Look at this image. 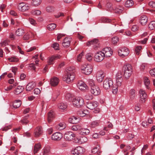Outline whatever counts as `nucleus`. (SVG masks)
I'll return each instance as SVG.
<instances>
[{
	"label": "nucleus",
	"instance_id": "35",
	"mask_svg": "<svg viewBox=\"0 0 155 155\" xmlns=\"http://www.w3.org/2000/svg\"><path fill=\"white\" fill-rule=\"evenodd\" d=\"M24 33V31L21 28L18 29L16 31V34L18 36L22 35Z\"/></svg>",
	"mask_w": 155,
	"mask_h": 155
},
{
	"label": "nucleus",
	"instance_id": "7",
	"mask_svg": "<svg viewBox=\"0 0 155 155\" xmlns=\"http://www.w3.org/2000/svg\"><path fill=\"white\" fill-rule=\"evenodd\" d=\"M94 57L95 61L100 62L104 59V56L102 51H100L96 53Z\"/></svg>",
	"mask_w": 155,
	"mask_h": 155
},
{
	"label": "nucleus",
	"instance_id": "17",
	"mask_svg": "<svg viewBox=\"0 0 155 155\" xmlns=\"http://www.w3.org/2000/svg\"><path fill=\"white\" fill-rule=\"evenodd\" d=\"M104 73L102 71H98L96 73V78L98 81L99 82H102L104 77Z\"/></svg>",
	"mask_w": 155,
	"mask_h": 155
},
{
	"label": "nucleus",
	"instance_id": "16",
	"mask_svg": "<svg viewBox=\"0 0 155 155\" xmlns=\"http://www.w3.org/2000/svg\"><path fill=\"white\" fill-rule=\"evenodd\" d=\"M97 106V104L96 102L88 101L87 102V107L89 109L93 110L96 108Z\"/></svg>",
	"mask_w": 155,
	"mask_h": 155
},
{
	"label": "nucleus",
	"instance_id": "43",
	"mask_svg": "<svg viewBox=\"0 0 155 155\" xmlns=\"http://www.w3.org/2000/svg\"><path fill=\"white\" fill-rule=\"evenodd\" d=\"M148 28L151 30L154 29L155 28V21H151L148 25Z\"/></svg>",
	"mask_w": 155,
	"mask_h": 155
},
{
	"label": "nucleus",
	"instance_id": "55",
	"mask_svg": "<svg viewBox=\"0 0 155 155\" xmlns=\"http://www.w3.org/2000/svg\"><path fill=\"white\" fill-rule=\"evenodd\" d=\"M112 6V4L110 2L107 3L106 5V7L109 9L110 10H114V8Z\"/></svg>",
	"mask_w": 155,
	"mask_h": 155
},
{
	"label": "nucleus",
	"instance_id": "1",
	"mask_svg": "<svg viewBox=\"0 0 155 155\" xmlns=\"http://www.w3.org/2000/svg\"><path fill=\"white\" fill-rule=\"evenodd\" d=\"M74 69L73 66L68 67L67 69V73L63 78V80L68 83H71L75 78Z\"/></svg>",
	"mask_w": 155,
	"mask_h": 155
},
{
	"label": "nucleus",
	"instance_id": "53",
	"mask_svg": "<svg viewBox=\"0 0 155 155\" xmlns=\"http://www.w3.org/2000/svg\"><path fill=\"white\" fill-rule=\"evenodd\" d=\"M118 41L119 38L117 37H114L112 38V42L114 45H115Z\"/></svg>",
	"mask_w": 155,
	"mask_h": 155
},
{
	"label": "nucleus",
	"instance_id": "46",
	"mask_svg": "<svg viewBox=\"0 0 155 155\" xmlns=\"http://www.w3.org/2000/svg\"><path fill=\"white\" fill-rule=\"evenodd\" d=\"M41 12L39 10H33L31 11V14L34 15L38 16L41 14Z\"/></svg>",
	"mask_w": 155,
	"mask_h": 155
},
{
	"label": "nucleus",
	"instance_id": "37",
	"mask_svg": "<svg viewBox=\"0 0 155 155\" xmlns=\"http://www.w3.org/2000/svg\"><path fill=\"white\" fill-rule=\"evenodd\" d=\"M29 115L25 116L20 121L21 123L23 125H26L29 122L28 120L27 119Z\"/></svg>",
	"mask_w": 155,
	"mask_h": 155
},
{
	"label": "nucleus",
	"instance_id": "14",
	"mask_svg": "<svg viewBox=\"0 0 155 155\" xmlns=\"http://www.w3.org/2000/svg\"><path fill=\"white\" fill-rule=\"evenodd\" d=\"M99 40L97 39H94L91 41H88L87 43V46H89L91 45H94V48H96L98 47Z\"/></svg>",
	"mask_w": 155,
	"mask_h": 155
},
{
	"label": "nucleus",
	"instance_id": "52",
	"mask_svg": "<svg viewBox=\"0 0 155 155\" xmlns=\"http://www.w3.org/2000/svg\"><path fill=\"white\" fill-rule=\"evenodd\" d=\"M123 8L121 7H117L115 9L114 8V10L115 11V12L117 13H121L123 11Z\"/></svg>",
	"mask_w": 155,
	"mask_h": 155
},
{
	"label": "nucleus",
	"instance_id": "8",
	"mask_svg": "<svg viewBox=\"0 0 155 155\" xmlns=\"http://www.w3.org/2000/svg\"><path fill=\"white\" fill-rule=\"evenodd\" d=\"M129 53L128 49L126 47H124L118 51V54L120 57L124 58L127 56Z\"/></svg>",
	"mask_w": 155,
	"mask_h": 155
},
{
	"label": "nucleus",
	"instance_id": "49",
	"mask_svg": "<svg viewBox=\"0 0 155 155\" xmlns=\"http://www.w3.org/2000/svg\"><path fill=\"white\" fill-rule=\"evenodd\" d=\"M119 87L120 86H118L117 85V86H114L113 85H112V87H111V88L112 90V92L114 94H115L117 93L118 91V89Z\"/></svg>",
	"mask_w": 155,
	"mask_h": 155
},
{
	"label": "nucleus",
	"instance_id": "27",
	"mask_svg": "<svg viewBox=\"0 0 155 155\" xmlns=\"http://www.w3.org/2000/svg\"><path fill=\"white\" fill-rule=\"evenodd\" d=\"M59 82V79L56 77H54L51 80L50 84L52 86H57Z\"/></svg>",
	"mask_w": 155,
	"mask_h": 155
},
{
	"label": "nucleus",
	"instance_id": "6",
	"mask_svg": "<svg viewBox=\"0 0 155 155\" xmlns=\"http://www.w3.org/2000/svg\"><path fill=\"white\" fill-rule=\"evenodd\" d=\"M18 9L21 12H24L28 10L30 8V5L23 2L19 3L18 5Z\"/></svg>",
	"mask_w": 155,
	"mask_h": 155
},
{
	"label": "nucleus",
	"instance_id": "39",
	"mask_svg": "<svg viewBox=\"0 0 155 155\" xmlns=\"http://www.w3.org/2000/svg\"><path fill=\"white\" fill-rule=\"evenodd\" d=\"M135 90L134 89H131L130 91V98L131 100L134 99L135 96Z\"/></svg>",
	"mask_w": 155,
	"mask_h": 155
},
{
	"label": "nucleus",
	"instance_id": "25",
	"mask_svg": "<svg viewBox=\"0 0 155 155\" xmlns=\"http://www.w3.org/2000/svg\"><path fill=\"white\" fill-rule=\"evenodd\" d=\"M70 41L67 37H65L63 40L62 45L65 48L69 47L70 45Z\"/></svg>",
	"mask_w": 155,
	"mask_h": 155
},
{
	"label": "nucleus",
	"instance_id": "61",
	"mask_svg": "<svg viewBox=\"0 0 155 155\" xmlns=\"http://www.w3.org/2000/svg\"><path fill=\"white\" fill-rule=\"evenodd\" d=\"M150 73L152 77H155V68L150 70Z\"/></svg>",
	"mask_w": 155,
	"mask_h": 155
},
{
	"label": "nucleus",
	"instance_id": "60",
	"mask_svg": "<svg viewBox=\"0 0 155 155\" xmlns=\"http://www.w3.org/2000/svg\"><path fill=\"white\" fill-rule=\"evenodd\" d=\"M88 83L89 85L91 86V87H93L94 86H95L94 84V81L92 79H89L88 80Z\"/></svg>",
	"mask_w": 155,
	"mask_h": 155
},
{
	"label": "nucleus",
	"instance_id": "10",
	"mask_svg": "<svg viewBox=\"0 0 155 155\" xmlns=\"http://www.w3.org/2000/svg\"><path fill=\"white\" fill-rule=\"evenodd\" d=\"M102 52L105 57H110L112 55L113 51L111 48L109 47H106L102 50Z\"/></svg>",
	"mask_w": 155,
	"mask_h": 155
},
{
	"label": "nucleus",
	"instance_id": "50",
	"mask_svg": "<svg viewBox=\"0 0 155 155\" xmlns=\"http://www.w3.org/2000/svg\"><path fill=\"white\" fill-rule=\"evenodd\" d=\"M142 48V46H140L136 47L135 49V52L136 54L137 55H139L140 54V51Z\"/></svg>",
	"mask_w": 155,
	"mask_h": 155
},
{
	"label": "nucleus",
	"instance_id": "21",
	"mask_svg": "<svg viewBox=\"0 0 155 155\" xmlns=\"http://www.w3.org/2000/svg\"><path fill=\"white\" fill-rule=\"evenodd\" d=\"M42 133V128L41 127H38L35 130L34 136L36 137H38Z\"/></svg>",
	"mask_w": 155,
	"mask_h": 155
},
{
	"label": "nucleus",
	"instance_id": "62",
	"mask_svg": "<svg viewBox=\"0 0 155 155\" xmlns=\"http://www.w3.org/2000/svg\"><path fill=\"white\" fill-rule=\"evenodd\" d=\"M84 52L82 51L81 53L78 56L77 58L78 61H80L81 60V58H82V56L84 55Z\"/></svg>",
	"mask_w": 155,
	"mask_h": 155
},
{
	"label": "nucleus",
	"instance_id": "33",
	"mask_svg": "<svg viewBox=\"0 0 155 155\" xmlns=\"http://www.w3.org/2000/svg\"><path fill=\"white\" fill-rule=\"evenodd\" d=\"M41 149V145L40 143H38L36 144L34 148V154L38 152L39 150Z\"/></svg>",
	"mask_w": 155,
	"mask_h": 155
},
{
	"label": "nucleus",
	"instance_id": "31",
	"mask_svg": "<svg viewBox=\"0 0 155 155\" xmlns=\"http://www.w3.org/2000/svg\"><path fill=\"white\" fill-rule=\"evenodd\" d=\"M54 116V113L53 112H50L48 114V120L49 123H50L53 119Z\"/></svg>",
	"mask_w": 155,
	"mask_h": 155
},
{
	"label": "nucleus",
	"instance_id": "56",
	"mask_svg": "<svg viewBox=\"0 0 155 155\" xmlns=\"http://www.w3.org/2000/svg\"><path fill=\"white\" fill-rule=\"evenodd\" d=\"M19 61V59L15 56L10 57V62H16Z\"/></svg>",
	"mask_w": 155,
	"mask_h": 155
},
{
	"label": "nucleus",
	"instance_id": "44",
	"mask_svg": "<svg viewBox=\"0 0 155 155\" xmlns=\"http://www.w3.org/2000/svg\"><path fill=\"white\" fill-rule=\"evenodd\" d=\"M59 108L62 110H64L67 107V105L66 104L63 103H61L58 105Z\"/></svg>",
	"mask_w": 155,
	"mask_h": 155
},
{
	"label": "nucleus",
	"instance_id": "29",
	"mask_svg": "<svg viewBox=\"0 0 155 155\" xmlns=\"http://www.w3.org/2000/svg\"><path fill=\"white\" fill-rule=\"evenodd\" d=\"M21 102L20 100H16L13 103V107L15 108H17L20 106Z\"/></svg>",
	"mask_w": 155,
	"mask_h": 155
},
{
	"label": "nucleus",
	"instance_id": "48",
	"mask_svg": "<svg viewBox=\"0 0 155 155\" xmlns=\"http://www.w3.org/2000/svg\"><path fill=\"white\" fill-rule=\"evenodd\" d=\"M93 54L91 53H87L86 55V58L87 60L90 61L93 58Z\"/></svg>",
	"mask_w": 155,
	"mask_h": 155
},
{
	"label": "nucleus",
	"instance_id": "12",
	"mask_svg": "<svg viewBox=\"0 0 155 155\" xmlns=\"http://www.w3.org/2000/svg\"><path fill=\"white\" fill-rule=\"evenodd\" d=\"M90 91L91 93L95 96L98 95L101 93V90L97 86L91 87Z\"/></svg>",
	"mask_w": 155,
	"mask_h": 155
},
{
	"label": "nucleus",
	"instance_id": "63",
	"mask_svg": "<svg viewBox=\"0 0 155 155\" xmlns=\"http://www.w3.org/2000/svg\"><path fill=\"white\" fill-rule=\"evenodd\" d=\"M134 137V135L131 134H129L127 136L128 140H130L132 139Z\"/></svg>",
	"mask_w": 155,
	"mask_h": 155
},
{
	"label": "nucleus",
	"instance_id": "24",
	"mask_svg": "<svg viewBox=\"0 0 155 155\" xmlns=\"http://www.w3.org/2000/svg\"><path fill=\"white\" fill-rule=\"evenodd\" d=\"M24 89V88L20 86H18L13 91L14 94L17 95L22 92Z\"/></svg>",
	"mask_w": 155,
	"mask_h": 155
},
{
	"label": "nucleus",
	"instance_id": "34",
	"mask_svg": "<svg viewBox=\"0 0 155 155\" xmlns=\"http://www.w3.org/2000/svg\"><path fill=\"white\" fill-rule=\"evenodd\" d=\"M73 95L71 94L68 93L66 94L65 97L66 99L69 101H73L74 98L73 97Z\"/></svg>",
	"mask_w": 155,
	"mask_h": 155
},
{
	"label": "nucleus",
	"instance_id": "45",
	"mask_svg": "<svg viewBox=\"0 0 155 155\" xmlns=\"http://www.w3.org/2000/svg\"><path fill=\"white\" fill-rule=\"evenodd\" d=\"M144 82L145 85L147 88L148 89L149 85L150 84V81L149 80L147 77H145L144 78Z\"/></svg>",
	"mask_w": 155,
	"mask_h": 155
},
{
	"label": "nucleus",
	"instance_id": "57",
	"mask_svg": "<svg viewBox=\"0 0 155 155\" xmlns=\"http://www.w3.org/2000/svg\"><path fill=\"white\" fill-rule=\"evenodd\" d=\"M46 10L48 12H52L54 11V8L50 6H48L46 8Z\"/></svg>",
	"mask_w": 155,
	"mask_h": 155
},
{
	"label": "nucleus",
	"instance_id": "36",
	"mask_svg": "<svg viewBox=\"0 0 155 155\" xmlns=\"http://www.w3.org/2000/svg\"><path fill=\"white\" fill-rule=\"evenodd\" d=\"M50 147L47 146H46L44 149L43 155H47L49 154L50 152Z\"/></svg>",
	"mask_w": 155,
	"mask_h": 155
},
{
	"label": "nucleus",
	"instance_id": "11",
	"mask_svg": "<svg viewBox=\"0 0 155 155\" xmlns=\"http://www.w3.org/2000/svg\"><path fill=\"white\" fill-rule=\"evenodd\" d=\"M123 75L120 71L117 72L116 75V83L118 86H120L123 81Z\"/></svg>",
	"mask_w": 155,
	"mask_h": 155
},
{
	"label": "nucleus",
	"instance_id": "3",
	"mask_svg": "<svg viewBox=\"0 0 155 155\" xmlns=\"http://www.w3.org/2000/svg\"><path fill=\"white\" fill-rule=\"evenodd\" d=\"M81 68L83 73L86 75L90 74L92 71V66L90 64H84L81 65Z\"/></svg>",
	"mask_w": 155,
	"mask_h": 155
},
{
	"label": "nucleus",
	"instance_id": "30",
	"mask_svg": "<svg viewBox=\"0 0 155 155\" xmlns=\"http://www.w3.org/2000/svg\"><path fill=\"white\" fill-rule=\"evenodd\" d=\"M18 85V83L15 82L13 79H10V90L15 88Z\"/></svg>",
	"mask_w": 155,
	"mask_h": 155
},
{
	"label": "nucleus",
	"instance_id": "41",
	"mask_svg": "<svg viewBox=\"0 0 155 155\" xmlns=\"http://www.w3.org/2000/svg\"><path fill=\"white\" fill-rule=\"evenodd\" d=\"M100 22L104 23H109L111 22V20L106 18H102L100 19Z\"/></svg>",
	"mask_w": 155,
	"mask_h": 155
},
{
	"label": "nucleus",
	"instance_id": "18",
	"mask_svg": "<svg viewBox=\"0 0 155 155\" xmlns=\"http://www.w3.org/2000/svg\"><path fill=\"white\" fill-rule=\"evenodd\" d=\"M78 87L81 90H85L87 89V85L82 81H80L77 84Z\"/></svg>",
	"mask_w": 155,
	"mask_h": 155
},
{
	"label": "nucleus",
	"instance_id": "9",
	"mask_svg": "<svg viewBox=\"0 0 155 155\" xmlns=\"http://www.w3.org/2000/svg\"><path fill=\"white\" fill-rule=\"evenodd\" d=\"M84 148L81 147H78L71 151V153L74 155H81L84 152Z\"/></svg>",
	"mask_w": 155,
	"mask_h": 155
},
{
	"label": "nucleus",
	"instance_id": "58",
	"mask_svg": "<svg viewBox=\"0 0 155 155\" xmlns=\"http://www.w3.org/2000/svg\"><path fill=\"white\" fill-rule=\"evenodd\" d=\"M11 24L12 25H15L16 26L18 24L17 21L16 19H14L12 18H11Z\"/></svg>",
	"mask_w": 155,
	"mask_h": 155
},
{
	"label": "nucleus",
	"instance_id": "2",
	"mask_svg": "<svg viewBox=\"0 0 155 155\" xmlns=\"http://www.w3.org/2000/svg\"><path fill=\"white\" fill-rule=\"evenodd\" d=\"M123 71L124 72V76L126 78H128L132 74V66L129 64L124 65L123 68Z\"/></svg>",
	"mask_w": 155,
	"mask_h": 155
},
{
	"label": "nucleus",
	"instance_id": "64",
	"mask_svg": "<svg viewBox=\"0 0 155 155\" xmlns=\"http://www.w3.org/2000/svg\"><path fill=\"white\" fill-rule=\"evenodd\" d=\"M138 28V27L136 25H134L131 28L132 31L135 32L137 31Z\"/></svg>",
	"mask_w": 155,
	"mask_h": 155
},
{
	"label": "nucleus",
	"instance_id": "22",
	"mask_svg": "<svg viewBox=\"0 0 155 155\" xmlns=\"http://www.w3.org/2000/svg\"><path fill=\"white\" fill-rule=\"evenodd\" d=\"M80 118L73 116L72 117L69 118V121L73 124H76L79 122Z\"/></svg>",
	"mask_w": 155,
	"mask_h": 155
},
{
	"label": "nucleus",
	"instance_id": "38",
	"mask_svg": "<svg viewBox=\"0 0 155 155\" xmlns=\"http://www.w3.org/2000/svg\"><path fill=\"white\" fill-rule=\"evenodd\" d=\"M134 5V2L132 0H127L125 2V5L126 7H129L132 6Z\"/></svg>",
	"mask_w": 155,
	"mask_h": 155
},
{
	"label": "nucleus",
	"instance_id": "5",
	"mask_svg": "<svg viewBox=\"0 0 155 155\" xmlns=\"http://www.w3.org/2000/svg\"><path fill=\"white\" fill-rule=\"evenodd\" d=\"M72 102L73 104L77 107H80L84 104V100L81 97L74 98Z\"/></svg>",
	"mask_w": 155,
	"mask_h": 155
},
{
	"label": "nucleus",
	"instance_id": "4",
	"mask_svg": "<svg viewBox=\"0 0 155 155\" xmlns=\"http://www.w3.org/2000/svg\"><path fill=\"white\" fill-rule=\"evenodd\" d=\"M113 84V82L111 78H107L103 82V87L106 90L111 89Z\"/></svg>",
	"mask_w": 155,
	"mask_h": 155
},
{
	"label": "nucleus",
	"instance_id": "54",
	"mask_svg": "<svg viewBox=\"0 0 155 155\" xmlns=\"http://www.w3.org/2000/svg\"><path fill=\"white\" fill-rule=\"evenodd\" d=\"M9 41L5 40L3 42L0 44V45L2 47H4L6 45H8L9 44Z\"/></svg>",
	"mask_w": 155,
	"mask_h": 155
},
{
	"label": "nucleus",
	"instance_id": "20",
	"mask_svg": "<svg viewBox=\"0 0 155 155\" xmlns=\"http://www.w3.org/2000/svg\"><path fill=\"white\" fill-rule=\"evenodd\" d=\"M140 93L141 98L140 101L142 103L145 102V99L147 97L146 93L142 89H141L140 91Z\"/></svg>",
	"mask_w": 155,
	"mask_h": 155
},
{
	"label": "nucleus",
	"instance_id": "19",
	"mask_svg": "<svg viewBox=\"0 0 155 155\" xmlns=\"http://www.w3.org/2000/svg\"><path fill=\"white\" fill-rule=\"evenodd\" d=\"M148 20V18L145 15H142L140 18V22L141 24L143 25H146Z\"/></svg>",
	"mask_w": 155,
	"mask_h": 155
},
{
	"label": "nucleus",
	"instance_id": "47",
	"mask_svg": "<svg viewBox=\"0 0 155 155\" xmlns=\"http://www.w3.org/2000/svg\"><path fill=\"white\" fill-rule=\"evenodd\" d=\"M41 2V0H32V4L35 6L40 5Z\"/></svg>",
	"mask_w": 155,
	"mask_h": 155
},
{
	"label": "nucleus",
	"instance_id": "13",
	"mask_svg": "<svg viewBox=\"0 0 155 155\" xmlns=\"http://www.w3.org/2000/svg\"><path fill=\"white\" fill-rule=\"evenodd\" d=\"M75 137V134L71 131L67 132L64 135V139L68 141L71 140Z\"/></svg>",
	"mask_w": 155,
	"mask_h": 155
},
{
	"label": "nucleus",
	"instance_id": "15",
	"mask_svg": "<svg viewBox=\"0 0 155 155\" xmlns=\"http://www.w3.org/2000/svg\"><path fill=\"white\" fill-rule=\"evenodd\" d=\"M63 136L60 132H56L53 134L51 138L54 140H60L62 137Z\"/></svg>",
	"mask_w": 155,
	"mask_h": 155
},
{
	"label": "nucleus",
	"instance_id": "26",
	"mask_svg": "<svg viewBox=\"0 0 155 155\" xmlns=\"http://www.w3.org/2000/svg\"><path fill=\"white\" fill-rule=\"evenodd\" d=\"M88 113V112L87 110L83 109L80 110L77 112V114L81 117H84Z\"/></svg>",
	"mask_w": 155,
	"mask_h": 155
},
{
	"label": "nucleus",
	"instance_id": "32",
	"mask_svg": "<svg viewBox=\"0 0 155 155\" xmlns=\"http://www.w3.org/2000/svg\"><path fill=\"white\" fill-rule=\"evenodd\" d=\"M90 131L87 128H82L80 132V134L81 135H86L89 134Z\"/></svg>",
	"mask_w": 155,
	"mask_h": 155
},
{
	"label": "nucleus",
	"instance_id": "23",
	"mask_svg": "<svg viewBox=\"0 0 155 155\" xmlns=\"http://www.w3.org/2000/svg\"><path fill=\"white\" fill-rule=\"evenodd\" d=\"M35 87V83L33 82H31L28 83V84L27 85L26 87V90L27 91H30L34 88Z\"/></svg>",
	"mask_w": 155,
	"mask_h": 155
},
{
	"label": "nucleus",
	"instance_id": "40",
	"mask_svg": "<svg viewBox=\"0 0 155 155\" xmlns=\"http://www.w3.org/2000/svg\"><path fill=\"white\" fill-rule=\"evenodd\" d=\"M56 27V25L54 23H51L47 26L48 29L50 31L54 30Z\"/></svg>",
	"mask_w": 155,
	"mask_h": 155
},
{
	"label": "nucleus",
	"instance_id": "42",
	"mask_svg": "<svg viewBox=\"0 0 155 155\" xmlns=\"http://www.w3.org/2000/svg\"><path fill=\"white\" fill-rule=\"evenodd\" d=\"M99 122L98 121H92L90 125V127L92 128H94L99 125Z\"/></svg>",
	"mask_w": 155,
	"mask_h": 155
},
{
	"label": "nucleus",
	"instance_id": "51",
	"mask_svg": "<svg viewBox=\"0 0 155 155\" xmlns=\"http://www.w3.org/2000/svg\"><path fill=\"white\" fill-rule=\"evenodd\" d=\"M93 95L90 94H87L85 96V98L87 100H91L93 98Z\"/></svg>",
	"mask_w": 155,
	"mask_h": 155
},
{
	"label": "nucleus",
	"instance_id": "59",
	"mask_svg": "<svg viewBox=\"0 0 155 155\" xmlns=\"http://www.w3.org/2000/svg\"><path fill=\"white\" fill-rule=\"evenodd\" d=\"M53 48H54V49L55 50H59V45L57 43H54L52 45V46Z\"/></svg>",
	"mask_w": 155,
	"mask_h": 155
},
{
	"label": "nucleus",
	"instance_id": "28",
	"mask_svg": "<svg viewBox=\"0 0 155 155\" xmlns=\"http://www.w3.org/2000/svg\"><path fill=\"white\" fill-rule=\"evenodd\" d=\"M60 56L59 55H53L50 57L48 59V65H50L52 64V62L55 60H57L60 58Z\"/></svg>",
	"mask_w": 155,
	"mask_h": 155
}]
</instances>
